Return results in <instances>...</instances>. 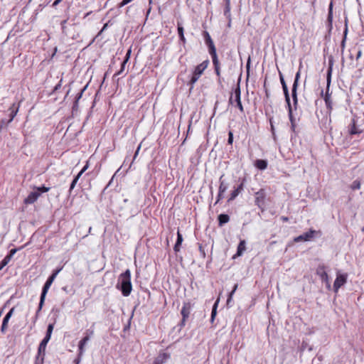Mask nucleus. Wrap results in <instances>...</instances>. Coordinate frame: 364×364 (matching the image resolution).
<instances>
[{
  "instance_id": "nucleus-1",
  "label": "nucleus",
  "mask_w": 364,
  "mask_h": 364,
  "mask_svg": "<svg viewBox=\"0 0 364 364\" xmlns=\"http://www.w3.org/2000/svg\"><path fill=\"white\" fill-rule=\"evenodd\" d=\"M116 288L122 291L124 296H128L132 292L131 272L128 269L119 276Z\"/></svg>"
},
{
  "instance_id": "nucleus-2",
  "label": "nucleus",
  "mask_w": 364,
  "mask_h": 364,
  "mask_svg": "<svg viewBox=\"0 0 364 364\" xmlns=\"http://www.w3.org/2000/svg\"><path fill=\"white\" fill-rule=\"evenodd\" d=\"M61 269H62V268L55 269L53 272V274L48 278L47 281L46 282V283L43 287V289H42V292H41V298H40V302L38 304V308L36 311V319L38 317V313L42 309V307L44 304V301L46 299V296L48 291L49 288L50 287L51 284H53V281L56 278L58 273L61 271Z\"/></svg>"
},
{
  "instance_id": "nucleus-3",
  "label": "nucleus",
  "mask_w": 364,
  "mask_h": 364,
  "mask_svg": "<svg viewBox=\"0 0 364 364\" xmlns=\"http://www.w3.org/2000/svg\"><path fill=\"white\" fill-rule=\"evenodd\" d=\"M331 73H332V64L331 63L329 68H328V71H327V77H326L327 85H326V91L325 96H324V101L326 103V108L329 111H331L333 109V102L331 98V93L329 92V89H330V85H331Z\"/></svg>"
},
{
  "instance_id": "nucleus-4",
  "label": "nucleus",
  "mask_w": 364,
  "mask_h": 364,
  "mask_svg": "<svg viewBox=\"0 0 364 364\" xmlns=\"http://www.w3.org/2000/svg\"><path fill=\"white\" fill-rule=\"evenodd\" d=\"M209 64L208 60H204L200 64L198 65L193 73L192 77L190 80V84L193 86L200 78L204 70L207 68Z\"/></svg>"
},
{
  "instance_id": "nucleus-5",
  "label": "nucleus",
  "mask_w": 364,
  "mask_h": 364,
  "mask_svg": "<svg viewBox=\"0 0 364 364\" xmlns=\"http://www.w3.org/2000/svg\"><path fill=\"white\" fill-rule=\"evenodd\" d=\"M266 196V191L263 188H261L255 193V204L262 210V212L264 211Z\"/></svg>"
},
{
  "instance_id": "nucleus-6",
  "label": "nucleus",
  "mask_w": 364,
  "mask_h": 364,
  "mask_svg": "<svg viewBox=\"0 0 364 364\" xmlns=\"http://www.w3.org/2000/svg\"><path fill=\"white\" fill-rule=\"evenodd\" d=\"M240 95L241 90L240 87V82H238L237 87L234 90L233 94H232L231 96L230 97L229 102L230 104H233V102H235L237 104V107L239 108L240 112H243L244 108L241 102Z\"/></svg>"
},
{
  "instance_id": "nucleus-7",
  "label": "nucleus",
  "mask_w": 364,
  "mask_h": 364,
  "mask_svg": "<svg viewBox=\"0 0 364 364\" xmlns=\"http://www.w3.org/2000/svg\"><path fill=\"white\" fill-rule=\"evenodd\" d=\"M347 279V274L337 273L336 278L333 284V289L335 292H338V289L346 283Z\"/></svg>"
},
{
  "instance_id": "nucleus-8",
  "label": "nucleus",
  "mask_w": 364,
  "mask_h": 364,
  "mask_svg": "<svg viewBox=\"0 0 364 364\" xmlns=\"http://www.w3.org/2000/svg\"><path fill=\"white\" fill-rule=\"evenodd\" d=\"M212 58L213 64L214 66V70L216 75L218 77V82L220 83V63L219 62L217 53H213L210 54Z\"/></svg>"
},
{
  "instance_id": "nucleus-9",
  "label": "nucleus",
  "mask_w": 364,
  "mask_h": 364,
  "mask_svg": "<svg viewBox=\"0 0 364 364\" xmlns=\"http://www.w3.org/2000/svg\"><path fill=\"white\" fill-rule=\"evenodd\" d=\"M10 114H9V119L8 120L4 119L1 122V126H7L9 123H11L15 116L16 115L18 111V107H15V104H13L12 106L9 108Z\"/></svg>"
},
{
  "instance_id": "nucleus-10",
  "label": "nucleus",
  "mask_w": 364,
  "mask_h": 364,
  "mask_svg": "<svg viewBox=\"0 0 364 364\" xmlns=\"http://www.w3.org/2000/svg\"><path fill=\"white\" fill-rule=\"evenodd\" d=\"M191 313V304L189 303H185L182 307L181 314L182 315V320L181 322V326H184L186 318H188Z\"/></svg>"
},
{
  "instance_id": "nucleus-11",
  "label": "nucleus",
  "mask_w": 364,
  "mask_h": 364,
  "mask_svg": "<svg viewBox=\"0 0 364 364\" xmlns=\"http://www.w3.org/2000/svg\"><path fill=\"white\" fill-rule=\"evenodd\" d=\"M316 274L320 277L322 282L327 284V287L329 289L331 285L328 281V275L325 271L324 266H319L316 269Z\"/></svg>"
},
{
  "instance_id": "nucleus-12",
  "label": "nucleus",
  "mask_w": 364,
  "mask_h": 364,
  "mask_svg": "<svg viewBox=\"0 0 364 364\" xmlns=\"http://www.w3.org/2000/svg\"><path fill=\"white\" fill-rule=\"evenodd\" d=\"M316 231L315 230H309L306 232H304L302 235L294 238V242H299L301 241H309L311 238H313Z\"/></svg>"
},
{
  "instance_id": "nucleus-13",
  "label": "nucleus",
  "mask_w": 364,
  "mask_h": 364,
  "mask_svg": "<svg viewBox=\"0 0 364 364\" xmlns=\"http://www.w3.org/2000/svg\"><path fill=\"white\" fill-rule=\"evenodd\" d=\"M204 36H205V43L208 47L209 53L210 54V53L216 52V48L215 47L213 41L211 39L209 33L207 31H205Z\"/></svg>"
},
{
  "instance_id": "nucleus-14",
  "label": "nucleus",
  "mask_w": 364,
  "mask_h": 364,
  "mask_svg": "<svg viewBox=\"0 0 364 364\" xmlns=\"http://www.w3.org/2000/svg\"><path fill=\"white\" fill-rule=\"evenodd\" d=\"M14 311V308L13 307L9 310V311L4 316V318L3 319L2 325L1 327V331L2 333H5L6 330L7 328V325H8L9 321L10 318L12 316Z\"/></svg>"
},
{
  "instance_id": "nucleus-15",
  "label": "nucleus",
  "mask_w": 364,
  "mask_h": 364,
  "mask_svg": "<svg viewBox=\"0 0 364 364\" xmlns=\"http://www.w3.org/2000/svg\"><path fill=\"white\" fill-rule=\"evenodd\" d=\"M16 252V249H12L10 250L9 255H7L0 262V270L8 264Z\"/></svg>"
},
{
  "instance_id": "nucleus-16",
  "label": "nucleus",
  "mask_w": 364,
  "mask_h": 364,
  "mask_svg": "<svg viewBox=\"0 0 364 364\" xmlns=\"http://www.w3.org/2000/svg\"><path fill=\"white\" fill-rule=\"evenodd\" d=\"M90 340V338L84 336V337L78 343L79 355L82 356L85 352V347L87 342Z\"/></svg>"
},
{
  "instance_id": "nucleus-17",
  "label": "nucleus",
  "mask_w": 364,
  "mask_h": 364,
  "mask_svg": "<svg viewBox=\"0 0 364 364\" xmlns=\"http://www.w3.org/2000/svg\"><path fill=\"white\" fill-rule=\"evenodd\" d=\"M40 193L37 192H31L29 195L24 199L25 204L33 203L39 197Z\"/></svg>"
},
{
  "instance_id": "nucleus-18",
  "label": "nucleus",
  "mask_w": 364,
  "mask_h": 364,
  "mask_svg": "<svg viewBox=\"0 0 364 364\" xmlns=\"http://www.w3.org/2000/svg\"><path fill=\"white\" fill-rule=\"evenodd\" d=\"M169 357L170 355L166 353H160L152 364H164Z\"/></svg>"
},
{
  "instance_id": "nucleus-19",
  "label": "nucleus",
  "mask_w": 364,
  "mask_h": 364,
  "mask_svg": "<svg viewBox=\"0 0 364 364\" xmlns=\"http://www.w3.org/2000/svg\"><path fill=\"white\" fill-rule=\"evenodd\" d=\"M50 341L49 338L44 337V338L41 341L38 348V354H43L45 355L46 348L47 346V343Z\"/></svg>"
},
{
  "instance_id": "nucleus-20",
  "label": "nucleus",
  "mask_w": 364,
  "mask_h": 364,
  "mask_svg": "<svg viewBox=\"0 0 364 364\" xmlns=\"http://www.w3.org/2000/svg\"><path fill=\"white\" fill-rule=\"evenodd\" d=\"M297 88H298V87H296V85L292 86V88H291V97H292V100H293L294 109H296L297 105H298Z\"/></svg>"
},
{
  "instance_id": "nucleus-21",
  "label": "nucleus",
  "mask_w": 364,
  "mask_h": 364,
  "mask_svg": "<svg viewBox=\"0 0 364 364\" xmlns=\"http://www.w3.org/2000/svg\"><path fill=\"white\" fill-rule=\"evenodd\" d=\"M282 90H283V92H284V97H285V101L287 102L288 108L292 107L291 105V102H290V97H289V89H288L287 85H282Z\"/></svg>"
},
{
  "instance_id": "nucleus-22",
  "label": "nucleus",
  "mask_w": 364,
  "mask_h": 364,
  "mask_svg": "<svg viewBox=\"0 0 364 364\" xmlns=\"http://www.w3.org/2000/svg\"><path fill=\"white\" fill-rule=\"evenodd\" d=\"M183 239L182 235L180 233L179 231L177 232V240L176 242L173 247V250L176 252H178L180 250V246L182 244Z\"/></svg>"
},
{
  "instance_id": "nucleus-23",
  "label": "nucleus",
  "mask_w": 364,
  "mask_h": 364,
  "mask_svg": "<svg viewBox=\"0 0 364 364\" xmlns=\"http://www.w3.org/2000/svg\"><path fill=\"white\" fill-rule=\"evenodd\" d=\"M255 166L259 170H264L267 167V161L263 159H257L255 164Z\"/></svg>"
},
{
  "instance_id": "nucleus-24",
  "label": "nucleus",
  "mask_w": 364,
  "mask_h": 364,
  "mask_svg": "<svg viewBox=\"0 0 364 364\" xmlns=\"http://www.w3.org/2000/svg\"><path fill=\"white\" fill-rule=\"evenodd\" d=\"M349 134L350 135L357 134L360 133L356 127L355 119H352L350 124L349 125Z\"/></svg>"
},
{
  "instance_id": "nucleus-25",
  "label": "nucleus",
  "mask_w": 364,
  "mask_h": 364,
  "mask_svg": "<svg viewBox=\"0 0 364 364\" xmlns=\"http://www.w3.org/2000/svg\"><path fill=\"white\" fill-rule=\"evenodd\" d=\"M230 217L227 214H220L218 215V223L220 226H223L224 224L228 223Z\"/></svg>"
},
{
  "instance_id": "nucleus-26",
  "label": "nucleus",
  "mask_w": 364,
  "mask_h": 364,
  "mask_svg": "<svg viewBox=\"0 0 364 364\" xmlns=\"http://www.w3.org/2000/svg\"><path fill=\"white\" fill-rule=\"evenodd\" d=\"M245 250V241L241 240L237 246V253L234 256V258L236 256H241Z\"/></svg>"
},
{
  "instance_id": "nucleus-27",
  "label": "nucleus",
  "mask_w": 364,
  "mask_h": 364,
  "mask_svg": "<svg viewBox=\"0 0 364 364\" xmlns=\"http://www.w3.org/2000/svg\"><path fill=\"white\" fill-rule=\"evenodd\" d=\"M327 21L329 23V27H332V21H333V3L331 2L328 8V18Z\"/></svg>"
},
{
  "instance_id": "nucleus-28",
  "label": "nucleus",
  "mask_w": 364,
  "mask_h": 364,
  "mask_svg": "<svg viewBox=\"0 0 364 364\" xmlns=\"http://www.w3.org/2000/svg\"><path fill=\"white\" fill-rule=\"evenodd\" d=\"M223 175H222L219 179V181H220L219 191L220 193H225L228 189V185L223 180Z\"/></svg>"
},
{
  "instance_id": "nucleus-29",
  "label": "nucleus",
  "mask_w": 364,
  "mask_h": 364,
  "mask_svg": "<svg viewBox=\"0 0 364 364\" xmlns=\"http://www.w3.org/2000/svg\"><path fill=\"white\" fill-rule=\"evenodd\" d=\"M288 114H289V120L291 122V129H292V130H294L295 122H294V118L293 117V108L292 107L288 108Z\"/></svg>"
},
{
  "instance_id": "nucleus-30",
  "label": "nucleus",
  "mask_w": 364,
  "mask_h": 364,
  "mask_svg": "<svg viewBox=\"0 0 364 364\" xmlns=\"http://www.w3.org/2000/svg\"><path fill=\"white\" fill-rule=\"evenodd\" d=\"M94 326H95V324H92V326L90 328L87 329L84 333V336H87L91 338L94 336V333H95Z\"/></svg>"
},
{
  "instance_id": "nucleus-31",
  "label": "nucleus",
  "mask_w": 364,
  "mask_h": 364,
  "mask_svg": "<svg viewBox=\"0 0 364 364\" xmlns=\"http://www.w3.org/2000/svg\"><path fill=\"white\" fill-rule=\"evenodd\" d=\"M183 28L178 23V36L180 37V39L183 41V43H186V38L184 37V34H183Z\"/></svg>"
},
{
  "instance_id": "nucleus-32",
  "label": "nucleus",
  "mask_w": 364,
  "mask_h": 364,
  "mask_svg": "<svg viewBox=\"0 0 364 364\" xmlns=\"http://www.w3.org/2000/svg\"><path fill=\"white\" fill-rule=\"evenodd\" d=\"M53 328H54V324H53V323H50L48 326V328H47V331H46V335L45 336L46 338H48L50 339Z\"/></svg>"
},
{
  "instance_id": "nucleus-33",
  "label": "nucleus",
  "mask_w": 364,
  "mask_h": 364,
  "mask_svg": "<svg viewBox=\"0 0 364 364\" xmlns=\"http://www.w3.org/2000/svg\"><path fill=\"white\" fill-rule=\"evenodd\" d=\"M44 357L45 355L41 354L40 355V354L38 353L36 358L35 364H43Z\"/></svg>"
},
{
  "instance_id": "nucleus-34",
  "label": "nucleus",
  "mask_w": 364,
  "mask_h": 364,
  "mask_svg": "<svg viewBox=\"0 0 364 364\" xmlns=\"http://www.w3.org/2000/svg\"><path fill=\"white\" fill-rule=\"evenodd\" d=\"M85 88H86V87H84V89L82 90L81 92L77 94V95L76 97V99H75V101L74 102L73 107V109L77 108L78 100L81 98V97L82 95V93H83V91L85 90Z\"/></svg>"
},
{
  "instance_id": "nucleus-35",
  "label": "nucleus",
  "mask_w": 364,
  "mask_h": 364,
  "mask_svg": "<svg viewBox=\"0 0 364 364\" xmlns=\"http://www.w3.org/2000/svg\"><path fill=\"white\" fill-rule=\"evenodd\" d=\"M350 188L352 190H358L360 188V182L358 180H355L351 186Z\"/></svg>"
},
{
  "instance_id": "nucleus-36",
  "label": "nucleus",
  "mask_w": 364,
  "mask_h": 364,
  "mask_svg": "<svg viewBox=\"0 0 364 364\" xmlns=\"http://www.w3.org/2000/svg\"><path fill=\"white\" fill-rule=\"evenodd\" d=\"M300 75H301V72H300V69H299V71L296 73L295 79H294V83H293L292 86H295V85H296V87L299 86V78H300Z\"/></svg>"
},
{
  "instance_id": "nucleus-37",
  "label": "nucleus",
  "mask_w": 364,
  "mask_h": 364,
  "mask_svg": "<svg viewBox=\"0 0 364 364\" xmlns=\"http://www.w3.org/2000/svg\"><path fill=\"white\" fill-rule=\"evenodd\" d=\"M237 284H235L234 287H233V289L232 290V291L229 294V296L228 298V300H227V303L229 304V302L231 301L232 299V297L233 296V294H235V291L237 290Z\"/></svg>"
},
{
  "instance_id": "nucleus-38",
  "label": "nucleus",
  "mask_w": 364,
  "mask_h": 364,
  "mask_svg": "<svg viewBox=\"0 0 364 364\" xmlns=\"http://www.w3.org/2000/svg\"><path fill=\"white\" fill-rule=\"evenodd\" d=\"M239 193H240L236 189L232 191V193H230V196L228 199V201L233 200L239 195Z\"/></svg>"
},
{
  "instance_id": "nucleus-39",
  "label": "nucleus",
  "mask_w": 364,
  "mask_h": 364,
  "mask_svg": "<svg viewBox=\"0 0 364 364\" xmlns=\"http://www.w3.org/2000/svg\"><path fill=\"white\" fill-rule=\"evenodd\" d=\"M347 33H348V27H347V22L346 21V28H345V30L343 32L344 36H343V41L341 42L342 48H344V46H345V41L346 39Z\"/></svg>"
},
{
  "instance_id": "nucleus-40",
  "label": "nucleus",
  "mask_w": 364,
  "mask_h": 364,
  "mask_svg": "<svg viewBox=\"0 0 364 364\" xmlns=\"http://www.w3.org/2000/svg\"><path fill=\"white\" fill-rule=\"evenodd\" d=\"M224 15L227 18H230V6L225 5V11H224Z\"/></svg>"
},
{
  "instance_id": "nucleus-41",
  "label": "nucleus",
  "mask_w": 364,
  "mask_h": 364,
  "mask_svg": "<svg viewBox=\"0 0 364 364\" xmlns=\"http://www.w3.org/2000/svg\"><path fill=\"white\" fill-rule=\"evenodd\" d=\"M217 302L214 304L212 312H211V321H213L216 315Z\"/></svg>"
},
{
  "instance_id": "nucleus-42",
  "label": "nucleus",
  "mask_w": 364,
  "mask_h": 364,
  "mask_svg": "<svg viewBox=\"0 0 364 364\" xmlns=\"http://www.w3.org/2000/svg\"><path fill=\"white\" fill-rule=\"evenodd\" d=\"M233 142V134L232 132H229L228 133V144H232Z\"/></svg>"
},
{
  "instance_id": "nucleus-43",
  "label": "nucleus",
  "mask_w": 364,
  "mask_h": 364,
  "mask_svg": "<svg viewBox=\"0 0 364 364\" xmlns=\"http://www.w3.org/2000/svg\"><path fill=\"white\" fill-rule=\"evenodd\" d=\"M133 0H122V1L119 4V7H123L124 6L127 5V4L130 3Z\"/></svg>"
},
{
  "instance_id": "nucleus-44",
  "label": "nucleus",
  "mask_w": 364,
  "mask_h": 364,
  "mask_svg": "<svg viewBox=\"0 0 364 364\" xmlns=\"http://www.w3.org/2000/svg\"><path fill=\"white\" fill-rule=\"evenodd\" d=\"M38 190L41 193H46L48 192L50 190V188L41 186L38 188Z\"/></svg>"
},
{
  "instance_id": "nucleus-45",
  "label": "nucleus",
  "mask_w": 364,
  "mask_h": 364,
  "mask_svg": "<svg viewBox=\"0 0 364 364\" xmlns=\"http://www.w3.org/2000/svg\"><path fill=\"white\" fill-rule=\"evenodd\" d=\"M279 80H280L282 86L284 85H287L286 82H285V80L284 79V76H283L282 73L281 72H279Z\"/></svg>"
},
{
  "instance_id": "nucleus-46",
  "label": "nucleus",
  "mask_w": 364,
  "mask_h": 364,
  "mask_svg": "<svg viewBox=\"0 0 364 364\" xmlns=\"http://www.w3.org/2000/svg\"><path fill=\"white\" fill-rule=\"evenodd\" d=\"M77 183V182L76 181H75L74 179L73 180V181L70 184V190H69L70 193H71L72 190L75 188Z\"/></svg>"
},
{
  "instance_id": "nucleus-47",
  "label": "nucleus",
  "mask_w": 364,
  "mask_h": 364,
  "mask_svg": "<svg viewBox=\"0 0 364 364\" xmlns=\"http://www.w3.org/2000/svg\"><path fill=\"white\" fill-rule=\"evenodd\" d=\"M223 193H220V191L218 192V197H217V200H216V203L218 202H219L223 198Z\"/></svg>"
},
{
  "instance_id": "nucleus-48",
  "label": "nucleus",
  "mask_w": 364,
  "mask_h": 364,
  "mask_svg": "<svg viewBox=\"0 0 364 364\" xmlns=\"http://www.w3.org/2000/svg\"><path fill=\"white\" fill-rule=\"evenodd\" d=\"M239 193L243 190V183H241L237 188H235Z\"/></svg>"
},
{
  "instance_id": "nucleus-49",
  "label": "nucleus",
  "mask_w": 364,
  "mask_h": 364,
  "mask_svg": "<svg viewBox=\"0 0 364 364\" xmlns=\"http://www.w3.org/2000/svg\"><path fill=\"white\" fill-rule=\"evenodd\" d=\"M61 82L62 80H60V82L55 86L54 91H56L61 87Z\"/></svg>"
},
{
  "instance_id": "nucleus-50",
  "label": "nucleus",
  "mask_w": 364,
  "mask_h": 364,
  "mask_svg": "<svg viewBox=\"0 0 364 364\" xmlns=\"http://www.w3.org/2000/svg\"><path fill=\"white\" fill-rule=\"evenodd\" d=\"M82 173V171H80L78 174L74 178V180L77 182Z\"/></svg>"
},
{
  "instance_id": "nucleus-51",
  "label": "nucleus",
  "mask_w": 364,
  "mask_h": 364,
  "mask_svg": "<svg viewBox=\"0 0 364 364\" xmlns=\"http://www.w3.org/2000/svg\"><path fill=\"white\" fill-rule=\"evenodd\" d=\"M82 173V171H80L78 174L74 178V180L77 182Z\"/></svg>"
},
{
  "instance_id": "nucleus-52",
  "label": "nucleus",
  "mask_w": 364,
  "mask_h": 364,
  "mask_svg": "<svg viewBox=\"0 0 364 364\" xmlns=\"http://www.w3.org/2000/svg\"><path fill=\"white\" fill-rule=\"evenodd\" d=\"M127 59H124V61L122 63L121 71L124 70V66H125V64L127 63Z\"/></svg>"
},
{
  "instance_id": "nucleus-53",
  "label": "nucleus",
  "mask_w": 364,
  "mask_h": 364,
  "mask_svg": "<svg viewBox=\"0 0 364 364\" xmlns=\"http://www.w3.org/2000/svg\"><path fill=\"white\" fill-rule=\"evenodd\" d=\"M140 148H141V145H139L138 146L136 151H135V154H134V160L136 159V156L138 155Z\"/></svg>"
},
{
  "instance_id": "nucleus-54",
  "label": "nucleus",
  "mask_w": 364,
  "mask_h": 364,
  "mask_svg": "<svg viewBox=\"0 0 364 364\" xmlns=\"http://www.w3.org/2000/svg\"><path fill=\"white\" fill-rule=\"evenodd\" d=\"M361 55H362V50H359L356 55V59L358 60L361 57Z\"/></svg>"
},
{
  "instance_id": "nucleus-55",
  "label": "nucleus",
  "mask_w": 364,
  "mask_h": 364,
  "mask_svg": "<svg viewBox=\"0 0 364 364\" xmlns=\"http://www.w3.org/2000/svg\"><path fill=\"white\" fill-rule=\"evenodd\" d=\"M88 163L87 162V164H85V166L82 168V170L80 171H82V173H84L87 168H88Z\"/></svg>"
},
{
  "instance_id": "nucleus-56",
  "label": "nucleus",
  "mask_w": 364,
  "mask_h": 364,
  "mask_svg": "<svg viewBox=\"0 0 364 364\" xmlns=\"http://www.w3.org/2000/svg\"><path fill=\"white\" fill-rule=\"evenodd\" d=\"M62 0H55L53 4V6H56Z\"/></svg>"
},
{
  "instance_id": "nucleus-57",
  "label": "nucleus",
  "mask_w": 364,
  "mask_h": 364,
  "mask_svg": "<svg viewBox=\"0 0 364 364\" xmlns=\"http://www.w3.org/2000/svg\"><path fill=\"white\" fill-rule=\"evenodd\" d=\"M281 220H282V221L287 222V221H288V220H289V219H288V218H287V217L282 216V217L281 218Z\"/></svg>"
},
{
  "instance_id": "nucleus-58",
  "label": "nucleus",
  "mask_w": 364,
  "mask_h": 364,
  "mask_svg": "<svg viewBox=\"0 0 364 364\" xmlns=\"http://www.w3.org/2000/svg\"><path fill=\"white\" fill-rule=\"evenodd\" d=\"M130 53H131V50H129L127 53V55H126V58L125 59H129V55H130Z\"/></svg>"
},
{
  "instance_id": "nucleus-59",
  "label": "nucleus",
  "mask_w": 364,
  "mask_h": 364,
  "mask_svg": "<svg viewBox=\"0 0 364 364\" xmlns=\"http://www.w3.org/2000/svg\"><path fill=\"white\" fill-rule=\"evenodd\" d=\"M225 5L230 6V0H225Z\"/></svg>"
},
{
  "instance_id": "nucleus-60",
  "label": "nucleus",
  "mask_w": 364,
  "mask_h": 364,
  "mask_svg": "<svg viewBox=\"0 0 364 364\" xmlns=\"http://www.w3.org/2000/svg\"><path fill=\"white\" fill-rule=\"evenodd\" d=\"M80 357L79 355H78V358L77 360H75V362L77 364L80 361Z\"/></svg>"
},
{
  "instance_id": "nucleus-61",
  "label": "nucleus",
  "mask_w": 364,
  "mask_h": 364,
  "mask_svg": "<svg viewBox=\"0 0 364 364\" xmlns=\"http://www.w3.org/2000/svg\"><path fill=\"white\" fill-rule=\"evenodd\" d=\"M122 72V71H121V70H120L118 73H116V75H120Z\"/></svg>"
},
{
  "instance_id": "nucleus-62",
  "label": "nucleus",
  "mask_w": 364,
  "mask_h": 364,
  "mask_svg": "<svg viewBox=\"0 0 364 364\" xmlns=\"http://www.w3.org/2000/svg\"><path fill=\"white\" fill-rule=\"evenodd\" d=\"M249 63H250V59L248 60V62H247V68H249Z\"/></svg>"
},
{
  "instance_id": "nucleus-63",
  "label": "nucleus",
  "mask_w": 364,
  "mask_h": 364,
  "mask_svg": "<svg viewBox=\"0 0 364 364\" xmlns=\"http://www.w3.org/2000/svg\"><path fill=\"white\" fill-rule=\"evenodd\" d=\"M91 230H92V228L90 227V228H89V231H88V232H89V233L91 232Z\"/></svg>"
},
{
  "instance_id": "nucleus-64",
  "label": "nucleus",
  "mask_w": 364,
  "mask_h": 364,
  "mask_svg": "<svg viewBox=\"0 0 364 364\" xmlns=\"http://www.w3.org/2000/svg\"><path fill=\"white\" fill-rule=\"evenodd\" d=\"M106 28V25L104 26L102 31Z\"/></svg>"
}]
</instances>
